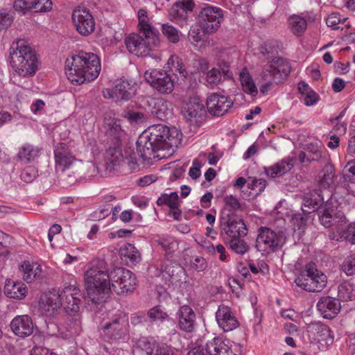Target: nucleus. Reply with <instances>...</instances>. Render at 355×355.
Instances as JSON below:
<instances>
[{"instance_id":"f257e3e1","label":"nucleus","mask_w":355,"mask_h":355,"mask_svg":"<svg viewBox=\"0 0 355 355\" xmlns=\"http://www.w3.org/2000/svg\"><path fill=\"white\" fill-rule=\"evenodd\" d=\"M182 140V134L175 128L157 124L149 127L138 138L137 150L144 161L155 158L158 150H171L178 147Z\"/></svg>"},{"instance_id":"f03ea898","label":"nucleus","mask_w":355,"mask_h":355,"mask_svg":"<svg viewBox=\"0 0 355 355\" xmlns=\"http://www.w3.org/2000/svg\"><path fill=\"white\" fill-rule=\"evenodd\" d=\"M101 70L99 58L94 53L79 51L71 53L65 61V73L74 85L92 82Z\"/></svg>"},{"instance_id":"7ed1b4c3","label":"nucleus","mask_w":355,"mask_h":355,"mask_svg":"<svg viewBox=\"0 0 355 355\" xmlns=\"http://www.w3.org/2000/svg\"><path fill=\"white\" fill-rule=\"evenodd\" d=\"M103 259H93L85 273V282L88 297L93 303H101L110 290V274Z\"/></svg>"},{"instance_id":"20e7f679","label":"nucleus","mask_w":355,"mask_h":355,"mask_svg":"<svg viewBox=\"0 0 355 355\" xmlns=\"http://www.w3.org/2000/svg\"><path fill=\"white\" fill-rule=\"evenodd\" d=\"M10 64L21 77L33 76L37 69L38 58L32 46L24 40L12 42L10 49Z\"/></svg>"},{"instance_id":"39448f33","label":"nucleus","mask_w":355,"mask_h":355,"mask_svg":"<svg viewBox=\"0 0 355 355\" xmlns=\"http://www.w3.org/2000/svg\"><path fill=\"white\" fill-rule=\"evenodd\" d=\"M128 333V316L123 311L108 312L107 318H103L101 323V337L110 343L127 340Z\"/></svg>"},{"instance_id":"423d86ee","label":"nucleus","mask_w":355,"mask_h":355,"mask_svg":"<svg viewBox=\"0 0 355 355\" xmlns=\"http://www.w3.org/2000/svg\"><path fill=\"white\" fill-rule=\"evenodd\" d=\"M291 72V65L288 60L277 57L274 58L263 67L261 78L259 81V92L266 95L274 84L284 82Z\"/></svg>"},{"instance_id":"0eeeda50","label":"nucleus","mask_w":355,"mask_h":355,"mask_svg":"<svg viewBox=\"0 0 355 355\" xmlns=\"http://www.w3.org/2000/svg\"><path fill=\"white\" fill-rule=\"evenodd\" d=\"M286 240L284 232L261 227L258 230L255 247L263 255H268L281 250Z\"/></svg>"},{"instance_id":"6e6552de","label":"nucleus","mask_w":355,"mask_h":355,"mask_svg":"<svg viewBox=\"0 0 355 355\" xmlns=\"http://www.w3.org/2000/svg\"><path fill=\"white\" fill-rule=\"evenodd\" d=\"M296 285L308 292H320L327 285V276L320 271L315 264L309 263L295 279Z\"/></svg>"},{"instance_id":"1a4fd4ad","label":"nucleus","mask_w":355,"mask_h":355,"mask_svg":"<svg viewBox=\"0 0 355 355\" xmlns=\"http://www.w3.org/2000/svg\"><path fill=\"white\" fill-rule=\"evenodd\" d=\"M198 17L201 30L209 35L216 33L224 20L222 8L209 4H205L200 8Z\"/></svg>"},{"instance_id":"9d476101","label":"nucleus","mask_w":355,"mask_h":355,"mask_svg":"<svg viewBox=\"0 0 355 355\" xmlns=\"http://www.w3.org/2000/svg\"><path fill=\"white\" fill-rule=\"evenodd\" d=\"M109 282L118 294L132 292L136 286V277L130 270L124 268H115L110 273Z\"/></svg>"},{"instance_id":"9b49d317","label":"nucleus","mask_w":355,"mask_h":355,"mask_svg":"<svg viewBox=\"0 0 355 355\" xmlns=\"http://www.w3.org/2000/svg\"><path fill=\"white\" fill-rule=\"evenodd\" d=\"M159 37L153 40L146 35L136 33L130 34L125 39V44L128 51L137 56L146 57L150 55L153 48L159 44Z\"/></svg>"},{"instance_id":"f8f14e48","label":"nucleus","mask_w":355,"mask_h":355,"mask_svg":"<svg viewBox=\"0 0 355 355\" xmlns=\"http://www.w3.org/2000/svg\"><path fill=\"white\" fill-rule=\"evenodd\" d=\"M220 234L224 240L244 236L248 231L243 220L233 213H228L220 217Z\"/></svg>"},{"instance_id":"ddd939ff","label":"nucleus","mask_w":355,"mask_h":355,"mask_svg":"<svg viewBox=\"0 0 355 355\" xmlns=\"http://www.w3.org/2000/svg\"><path fill=\"white\" fill-rule=\"evenodd\" d=\"M145 80L157 91L162 94H171L174 89V80L162 69H150L144 73Z\"/></svg>"},{"instance_id":"4468645a","label":"nucleus","mask_w":355,"mask_h":355,"mask_svg":"<svg viewBox=\"0 0 355 355\" xmlns=\"http://www.w3.org/2000/svg\"><path fill=\"white\" fill-rule=\"evenodd\" d=\"M71 18L76 31L80 35L87 36L94 32L95 21L88 9L85 8L75 9Z\"/></svg>"},{"instance_id":"2eb2a0df","label":"nucleus","mask_w":355,"mask_h":355,"mask_svg":"<svg viewBox=\"0 0 355 355\" xmlns=\"http://www.w3.org/2000/svg\"><path fill=\"white\" fill-rule=\"evenodd\" d=\"M62 306L69 314H75L80 310L82 294L75 285L65 286L60 293Z\"/></svg>"},{"instance_id":"dca6fc26","label":"nucleus","mask_w":355,"mask_h":355,"mask_svg":"<svg viewBox=\"0 0 355 355\" xmlns=\"http://www.w3.org/2000/svg\"><path fill=\"white\" fill-rule=\"evenodd\" d=\"M194 6L195 3L193 0L177 1L168 10L171 21L180 26L187 25L189 15L193 11Z\"/></svg>"},{"instance_id":"f3484780","label":"nucleus","mask_w":355,"mask_h":355,"mask_svg":"<svg viewBox=\"0 0 355 355\" xmlns=\"http://www.w3.org/2000/svg\"><path fill=\"white\" fill-rule=\"evenodd\" d=\"M209 113L214 116H223L232 106V101L227 96L219 93L210 94L206 101Z\"/></svg>"},{"instance_id":"a211bd4d","label":"nucleus","mask_w":355,"mask_h":355,"mask_svg":"<svg viewBox=\"0 0 355 355\" xmlns=\"http://www.w3.org/2000/svg\"><path fill=\"white\" fill-rule=\"evenodd\" d=\"M61 306L60 292L53 290L41 298L39 310L44 316L51 318L58 313Z\"/></svg>"},{"instance_id":"6ab92c4d","label":"nucleus","mask_w":355,"mask_h":355,"mask_svg":"<svg viewBox=\"0 0 355 355\" xmlns=\"http://www.w3.org/2000/svg\"><path fill=\"white\" fill-rule=\"evenodd\" d=\"M134 93L135 89L130 82L125 79L116 80L112 89H107L103 91L105 98H113L116 101L128 100L132 98Z\"/></svg>"},{"instance_id":"aec40b11","label":"nucleus","mask_w":355,"mask_h":355,"mask_svg":"<svg viewBox=\"0 0 355 355\" xmlns=\"http://www.w3.org/2000/svg\"><path fill=\"white\" fill-rule=\"evenodd\" d=\"M177 327L186 333L193 332L196 326V315L191 307L184 305L176 313Z\"/></svg>"},{"instance_id":"412c9836","label":"nucleus","mask_w":355,"mask_h":355,"mask_svg":"<svg viewBox=\"0 0 355 355\" xmlns=\"http://www.w3.org/2000/svg\"><path fill=\"white\" fill-rule=\"evenodd\" d=\"M216 319L220 329L227 332L235 329L239 322L230 307L221 304L216 312Z\"/></svg>"},{"instance_id":"4be33fe9","label":"nucleus","mask_w":355,"mask_h":355,"mask_svg":"<svg viewBox=\"0 0 355 355\" xmlns=\"http://www.w3.org/2000/svg\"><path fill=\"white\" fill-rule=\"evenodd\" d=\"M318 214L321 224L325 227H330L337 223H343L346 219L343 214L336 212L329 202H327L322 210L318 211Z\"/></svg>"},{"instance_id":"5701e85b","label":"nucleus","mask_w":355,"mask_h":355,"mask_svg":"<svg viewBox=\"0 0 355 355\" xmlns=\"http://www.w3.org/2000/svg\"><path fill=\"white\" fill-rule=\"evenodd\" d=\"M10 327L16 336L21 338L29 336L33 332V321L27 315L14 318L10 323Z\"/></svg>"},{"instance_id":"b1692460","label":"nucleus","mask_w":355,"mask_h":355,"mask_svg":"<svg viewBox=\"0 0 355 355\" xmlns=\"http://www.w3.org/2000/svg\"><path fill=\"white\" fill-rule=\"evenodd\" d=\"M317 308L323 318L331 319L339 313L340 303L338 299L329 296L322 297L317 303Z\"/></svg>"},{"instance_id":"393cba45","label":"nucleus","mask_w":355,"mask_h":355,"mask_svg":"<svg viewBox=\"0 0 355 355\" xmlns=\"http://www.w3.org/2000/svg\"><path fill=\"white\" fill-rule=\"evenodd\" d=\"M205 351L210 355H236L232 349L230 340L216 337L206 343Z\"/></svg>"},{"instance_id":"a878e982","label":"nucleus","mask_w":355,"mask_h":355,"mask_svg":"<svg viewBox=\"0 0 355 355\" xmlns=\"http://www.w3.org/2000/svg\"><path fill=\"white\" fill-rule=\"evenodd\" d=\"M138 29L140 34L146 35L148 37H151L154 40L159 37V31L153 26L147 10L141 8L137 12Z\"/></svg>"},{"instance_id":"bb28decb","label":"nucleus","mask_w":355,"mask_h":355,"mask_svg":"<svg viewBox=\"0 0 355 355\" xmlns=\"http://www.w3.org/2000/svg\"><path fill=\"white\" fill-rule=\"evenodd\" d=\"M327 153V150L322 143L319 140H315L307 144L306 151L299 155L301 162L307 161H319Z\"/></svg>"},{"instance_id":"cd10ccee","label":"nucleus","mask_w":355,"mask_h":355,"mask_svg":"<svg viewBox=\"0 0 355 355\" xmlns=\"http://www.w3.org/2000/svg\"><path fill=\"white\" fill-rule=\"evenodd\" d=\"M150 105H153L151 112L157 119L164 121L173 115V105L171 101L163 98L153 99Z\"/></svg>"},{"instance_id":"c85d7f7f","label":"nucleus","mask_w":355,"mask_h":355,"mask_svg":"<svg viewBox=\"0 0 355 355\" xmlns=\"http://www.w3.org/2000/svg\"><path fill=\"white\" fill-rule=\"evenodd\" d=\"M308 331L318 341H325L327 344H331L334 341V336L331 335L329 327L321 322L311 323L308 327Z\"/></svg>"},{"instance_id":"c756f323","label":"nucleus","mask_w":355,"mask_h":355,"mask_svg":"<svg viewBox=\"0 0 355 355\" xmlns=\"http://www.w3.org/2000/svg\"><path fill=\"white\" fill-rule=\"evenodd\" d=\"M54 157L56 165L63 169L68 168L75 159L69 146L64 143H60L55 146Z\"/></svg>"},{"instance_id":"7c9ffc66","label":"nucleus","mask_w":355,"mask_h":355,"mask_svg":"<svg viewBox=\"0 0 355 355\" xmlns=\"http://www.w3.org/2000/svg\"><path fill=\"white\" fill-rule=\"evenodd\" d=\"M287 26L293 35L296 37L302 36L307 28V21L304 13L290 15L287 19Z\"/></svg>"},{"instance_id":"2f4dec72","label":"nucleus","mask_w":355,"mask_h":355,"mask_svg":"<svg viewBox=\"0 0 355 355\" xmlns=\"http://www.w3.org/2000/svg\"><path fill=\"white\" fill-rule=\"evenodd\" d=\"M27 293V287L22 282L6 279L4 286V293L7 297L21 300L26 296Z\"/></svg>"},{"instance_id":"473e14b6","label":"nucleus","mask_w":355,"mask_h":355,"mask_svg":"<svg viewBox=\"0 0 355 355\" xmlns=\"http://www.w3.org/2000/svg\"><path fill=\"white\" fill-rule=\"evenodd\" d=\"M324 202V198L319 190L310 191L303 198L302 210L306 213H311L318 209Z\"/></svg>"},{"instance_id":"72a5a7b5","label":"nucleus","mask_w":355,"mask_h":355,"mask_svg":"<svg viewBox=\"0 0 355 355\" xmlns=\"http://www.w3.org/2000/svg\"><path fill=\"white\" fill-rule=\"evenodd\" d=\"M42 150V149L38 146L25 144L20 148L17 157L24 164L31 163L40 157Z\"/></svg>"},{"instance_id":"f704fd0d","label":"nucleus","mask_w":355,"mask_h":355,"mask_svg":"<svg viewBox=\"0 0 355 355\" xmlns=\"http://www.w3.org/2000/svg\"><path fill=\"white\" fill-rule=\"evenodd\" d=\"M119 253L121 259L128 266L136 265L141 261L140 252L131 243L123 245L120 248Z\"/></svg>"},{"instance_id":"c9c22d12","label":"nucleus","mask_w":355,"mask_h":355,"mask_svg":"<svg viewBox=\"0 0 355 355\" xmlns=\"http://www.w3.org/2000/svg\"><path fill=\"white\" fill-rule=\"evenodd\" d=\"M23 279L28 283L32 282L40 277L42 272V267L37 262L24 261L20 266Z\"/></svg>"},{"instance_id":"e433bc0d","label":"nucleus","mask_w":355,"mask_h":355,"mask_svg":"<svg viewBox=\"0 0 355 355\" xmlns=\"http://www.w3.org/2000/svg\"><path fill=\"white\" fill-rule=\"evenodd\" d=\"M170 71L173 74L176 76L178 80H183L188 75V71L186 69L182 60L175 55H172L169 58L167 62Z\"/></svg>"},{"instance_id":"4c0bfd02","label":"nucleus","mask_w":355,"mask_h":355,"mask_svg":"<svg viewBox=\"0 0 355 355\" xmlns=\"http://www.w3.org/2000/svg\"><path fill=\"white\" fill-rule=\"evenodd\" d=\"M206 113L203 102L198 98L190 100L186 108L185 117L191 120L197 117L201 118Z\"/></svg>"},{"instance_id":"58836bf2","label":"nucleus","mask_w":355,"mask_h":355,"mask_svg":"<svg viewBox=\"0 0 355 355\" xmlns=\"http://www.w3.org/2000/svg\"><path fill=\"white\" fill-rule=\"evenodd\" d=\"M293 166L292 161L283 159L269 167L265 168V172L268 177L274 178L284 175L289 171Z\"/></svg>"},{"instance_id":"ea45409f","label":"nucleus","mask_w":355,"mask_h":355,"mask_svg":"<svg viewBox=\"0 0 355 355\" xmlns=\"http://www.w3.org/2000/svg\"><path fill=\"white\" fill-rule=\"evenodd\" d=\"M243 91L252 96H257L259 90L249 72L243 69L239 73Z\"/></svg>"},{"instance_id":"a19ab883","label":"nucleus","mask_w":355,"mask_h":355,"mask_svg":"<svg viewBox=\"0 0 355 355\" xmlns=\"http://www.w3.org/2000/svg\"><path fill=\"white\" fill-rule=\"evenodd\" d=\"M155 241L161 245L166 256L171 257L178 249V243L173 236L168 235L157 236Z\"/></svg>"},{"instance_id":"79ce46f5","label":"nucleus","mask_w":355,"mask_h":355,"mask_svg":"<svg viewBox=\"0 0 355 355\" xmlns=\"http://www.w3.org/2000/svg\"><path fill=\"white\" fill-rule=\"evenodd\" d=\"M338 297L343 301H352L355 299V285L349 282H344L338 287Z\"/></svg>"},{"instance_id":"37998d69","label":"nucleus","mask_w":355,"mask_h":355,"mask_svg":"<svg viewBox=\"0 0 355 355\" xmlns=\"http://www.w3.org/2000/svg\"><path fill=\"white\" fill-rule=\"evenodd\" d=\"M123 161V155L121 151L116 148H110L106 152L105 164L107 168L115 169Z\"/></svg>"},{"instance_id":"c03bdc74","label":"nucleus","mask_w":355,"mask_h":355,"mask_svg":"<svg viewBox=\"0 0 355 355\" xmlns=\"http://www.w3.org/2000/svg\"><path fill=\"white\" fill-rule=\"evenodd\" d=\"M338 235L334 236L332 239L337 241L347 240L351 243L355 244V223L348 225L345 227L338 229L337 230Z\"/></svg>"},{"instance_id":"a18cd8bd","label":"nucleus","mask_w":355,"mask_h":355,"mask_svg":"<svg viewBox=\"0 0 355 355\" xmlns=\"http://www.w3.org/2000/svg\"><path fill=\"white\" fill-rule=\"evenodd\" d=\"M158 206L166 205L170 209H174L180 206L179 196L177 192L171 193H162L156 202Z\"/></svg>"},{"instance_id":"49530a36","label":"nucleus","mask_w":355,"mask_h":355,"mask_svg":"<svg viewBox=\"0 0 355 355\" xmlns=\"http://www.w3.org/2000/svg\"><path fill=\"white\" fill-rule=\"evenodd\" d=\"M335 178V169L331 164H327L320 173L321 184L329 187L333 184Z\"/></svg>"},{"instance_id":"de8ad7c7","label":"nucleus","mask_w":355,"mask_h":355,"mask_svg":"<svg viewBox=\"0 0 355 355\" xmlns=\"http://www.w3.org/2000/svg\"><path fill=\"white\" fill-rule=\"evenodd\" d=\"M230 248L238 254H244L249 250V246L241 237L230 238L225 240Z\"/></svg>"},{"instance_id":"09e8293b","label":"nucleus","mask_w":355,"mask_h":355,"mask_svg":"<svg viewBox=\"0 0 355 355\" xmlns=\"http://www.w3.org/2000/svg\"><path fill=\"white\" fill-rule=\"evenodd\" d=\"M159 343L153 338L141 337L137 342L138 347L146 352L147 355H153Z\"/></svg>"},{"instance_id":"8fccbe9b","label":"nucleus","mask_w":355,"mask_h":355,"mask_svg":"<svg viewBox=\"0 0 355 355\" xmlns=\"http://www.w3.org/2000/svg\"><path fill=\"white\" fill-rule=\"evenodd\" d=\"M105 125L107 129V131L110 135H112L114 138H120L122 133L120 122L116 119H105Z\"/></svg>"},{"instance_id":"3c124183","label":"nucleus","mask_w":355,"mask_h":355,"mask_svg":"<svg viewBox=\"0 0 355 355\" xmlns=\"http://www.w3.org/2000/svg\"><path fill=\"white\" fill-rule=\"evenodd\" d=\"M162 33L167 40L172 43L176 44L180 40L179 31L168 24H164L162 27Z\"/></svg>"},{"instance_id":"603ef678","label":"nucleus","mask_w":355,"mask_h":355,"mask_svg":"<svg viewBox=\"0 0 355 355\" xmlns=\"http://www.w3.org/2000/svg\"><path fill=\"white\" fill-rule=\"evenodd\" d=\"M205 78L208 87L211 88L216 87L222 80L220 70L217 67L212 68L207 72Z\"/></svg>"},{"instance_id":"864d4df0","label":"nucleus","mask_w":355,"mask_h":355,"mask_svg":"<svg viewBox=\"0 0 355 355\" xmlns=\"http://www.w3.org/2000/svg\"><path fill=\"white\" fill-rule=\"evenodd\" d=\"M342 270L347 276L355 274V254H351L345 258L342 264Z\"/></svg>"},{"instance_id":"5fc2aeb1","label":"nucleus","mask_w":355,"mask_h":355,"mask_svg":"<svg viewBox=\"0 0 355 355\" xmlns=\"http://www.w3.org/2000/svg\"><path fill=\"white\" fill-rule=\"evenodd\" d=\"M52 2L51 0H34L31 2V9L35 12H44L51 10Z\"/></svg>"},{"instance_id":"6e6d98bb","label":"nucleus","mask_w":355,"mask_h":355,"mask_svg":"<svg viewBox=\"0 0 355 355\" xmlns=\"http://www.w3.org/2000/svg\"><path fill=\"white\" fill-rule=\"evenodd\" d=\"M345 19H341L340 15L336 12H332L328 15L326 19V24L327 26L331 27L333 30L339 29L340 24L343 23Z\"/></svg>"},{"instance_id":"4d7b16f0","label":"nucleus","mask_w":355,"mask_h":355,"mask_svg":"<svg viewBox=\"0 0 355 355\" xmlns=\"http://www.w3.org/2000/svg\"><path fill=\"white\" fill-rule=\"evenodd\" d=\"M343 173L346 180L355 183V159L348 162L343 170Z\"/></svg>"},{"instance_id":"13d9d810","label":"nucleus","mask_w":355,"mask_h":355,"mask_svg":"<svg viewBox=\"0 0 355 355\" xmlns=\"http://www.w3.org/2000/svg\"><path fill=\"white\" fill-rule=\"evenodd\" d=\"M223 200L226 207L228 208L230 211V213L241 209V203L239 200L232 195H227L225 196Z\"/></svg>"},{"instance_id":"bf43d9fd","label":"nucleus","mask_w":355,"mask_h":355,"mask_svg":"<svg viewBox=\"0 0 355 355\" xmlns=\"http://www.w3.org/2000/svg\"><path fill=\"white\" fill-rule=\"evenodd\" d=\"M37 175V169L33 166H27L26 167L20 174L21 179L25 182H31Z\"/></svg>"},{"instance_id":"052dcab7","label":"nucleus","mask_w":355,"mask_h":355,"mask_svg":"<svg viewBox=\"0 0 355 355\" xmlns=\"http://www.w3.org/2000/svg\"><path fill=\"white\" fill-rule=\"evenodd\" d=\"M148 317L153 320H165L168 315L163 311L160 306H156L148 312Z\"/></svg>"},{"instance_id":"680f3d73","label":"nucleus","mask_w":355,"mask_h":355,"mask_svg":"<svg viewBox=\"0 0 355 355\" xmlns=\"http://www.w3.org/2000/svg\"><path fill=\"white\" fill-rule=\"evenodd\" d=\"M300 99L306 106H313L318 101L319 96L313 90H311L304 95L301 96Z\"/></svg>"},{"instance_id":"e2e57ef3","label":"nucleus","mask_w":355,"mask_h":355,"mask_svg":"<svg viewBox=\"0 0 355 355\" xmlns=\"http://www.w3.org/2000/svg\"><path fill=\"white\" fill-rule=\"evenodd\" d=\"M306 219L300 213L295 214L291 217V223L295 231L304 230L306 226Z\"/></svg>"},{"instance_id":"0e129e2a","label":"nucleus","mask_w":355,"mask_h":355,"mask_svg":"<svg viewBox=\"0 0 355 355\" xmlns=\"http://www.w3.org/2000/svg\"><path fill=\"white\" fill-rule=\"evenodd\" d=\"M191 268L197 271H203L207 266L206 259L202 257H195L191 261Z\"/></svg>"},{"instance_id":"69168bd1","label":"nucleus","mask_w":355,"mask_h":355,"mask_svg":"<svg viewBox=\"0 0 355 355\" xmlns=\"http://www.w3.org/2000/svg\"><path fill=\"white\" fill-rule=\"evenodd\" d=\"M13 6L17 11L24 15L31 10V2L26 0H15Z\"/></svg>"},{"instance_id":"338daca9","label":"nucleus","mask_w":355,"mask_h":355,"mask_svg":"<svg viewBox=\"0 0 355 355\" xmlns=\"http://www.w3.org/2000/svg\"><path fill=\"white\" fill-rule=\"evenodd\" d=\"M13 21L12 15L6 10H0V29L10 26Z\"/></svg>"},{"instance_id":"774afa93","label":"nucleus","mask_w":355,"mask_h":355,"mask_svg":"<svg viewBox=\"0 0 355 355\" xmlns=\"http://www.w3.org/2000/svg\"><path fill=\"white\" fill-rule=\"evenodd\" d=\"M266 185V181L263 179H254L252 183L249 184V188L255 190L258 193L262 192Z\"/></svg>"}]
</instances>
